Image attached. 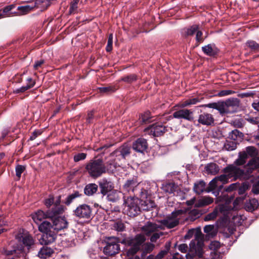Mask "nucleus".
I'll list each match as a JSON object with an SVG mask.
<instances>
[{
    "instance_id": "c03bdc74",
    "label": "nucleus",
    "mask_w": 259,
    "mask_h": 259,
    "mask_svg": "<svg viewBox=\"0 0 259 259\" xmlns=\"http://www.w3.org/2000/svg\"><path fill=\"white\" fill-rule=\"evenodd\" d=\"M246 45L252 51L256 52L259 50V44L254 40H248Z\"/></svg>"
},
{
    "instance_id": "423d86ee",
    "label": "nucleus",
    "mask_w": 259,
    "mask_h": 259,
    "mask_svg": "<svg viewBox=\"0 0 259 259\" xmlns=\"http://www.w3.org/2000/svg\"><path fill=\"white\" fill-rule=\"evenodd\" d=\"M119 239L116 237L109 238L106 245L104 248L105 254L110 256L118 253L120 249Z\"/></svg>"
},
{
    "instance_id": "ddd939ff",
    "label": "nucleus",
    "mask_w": 259,
    "mask_h": 259,
    "mask_svg": "<svg viewBox=\"0 0 259 259\" xmlns=\"http://www.w3.org/2000/svg\"><path fill=\"white\" fill-rule=\"evenodd\" d=\"M231 209V206H228L225 204H220L218 207L215 208L212 212L206 214L205 216L204 220L205 221L213 220L217 218L219 211L223 213L224 215H226L228 214V211Z\"/></svg>"
},
{
    "instance_id": "8fccbe9b",
    "label": "nucleus",
    "mask_w": 259,
    "mask_h": 259,
    "mask_svg": "<svg viewBox=\"0 0 259 259\" xmlns=\"http://www.w3.org/2000/svg\"><path fill=\"white\" fill-rule=\"evenodd\" d=\"M113 228L118 232H122L125 230V227L123 223L118 220L114 223Z\"/></svg>"
},
{
    "instance_id": "72a5a7b5",
    "label": "nucleus",
    "mask_w": 259,
    "mask_h": 259,
    "mask_svg": "<svg viewBox=\"0 0 259 259\" xmlns=\"http://www.w3.org/2000/svg\"><path fill=\"white\" fill-rule=\"evenodd\" d=\"M205 169L208 174L212 175L217 174L220 170L219 166L214 163H210L207 164L205 166Z\"/></svg>"
},
{
    "instance_id": "4d7b16f0",
    "label": "nucleus",
    "mask_w": 259,
    "mask_h": 259,
    "mask_svg": "<svg viewBox=\"0 0 259 259\" xmlns=\"http://www.w3.org/2000/svg\"><path fill=\"white\" fill-rule=\"evenodd\" d=\"M109 157H115L116 161H118V162L119 163L121 161L125 160L122 156L118 153L117 150H115L113 152L111 153L109 156Z\"/></svg>"
},
{
    "instance_id": "2f4dec72",
    "label": "nucleus",
    "mask_w": 259,
    "mask_h": 259,
    "mask_svg": "<svg viewBox=\"0 0 259 259\" xmlns=\"http://www.w3.org/2000/svg\"><path fill=\"white\" fill-rule=\"evenodd\" d=\"M258 206V202L255 198L250 199L247 201L245 204L246 210L249 211H252L256 209Z\"/></svg>"
},
{
    "instance_id": "f8f14e48",
    "label": "nucleus",
    "mask_w": 259,
    "mask_h": 259,
    "mask_svg": "<svg viewBox=\"0 0 259 259\" xmlns=\"http://www.w3.org/2000/svg\"><path fill=\"white\" fill-rule=\"evenodd\" d=\"M210 192L216 197L217 202H225L228 203L231 200L228 195V192L226 191L223 184H221L219 188H217V189H213Z\"/></svg>"
},
{
    "instance_id": "603ef678",
    "label": "nucleus",
    "mask_w": 259,
    "mask_h": 259,
    "mask_svg": "<svg viewBox=\"0 0 259 259\" xmlns=\"http://www.w3.org/2000/svg\"><path fill=\"white\" fill-rule=\"evenodd\" d=\"M152 116L150 111H146L144 114L141 115V121L143 123H147L151 121V118Z\"/></svg>"
},
{
    "instance_id": "cd10ccee",
    "label": "nucleus",
    "mask_w": 259,
    "mask_h": 259,
    "mask_svg": "<svg viewBox=\"0 0 259 259\" xmlns=\"http://www.w3.org/2000/svg\"><path fill=\"white\" fill-rule=\"evenodd\" d=\"M16 8V5L12 4L4 7L2 10V13L4 18L6 17H10L13 15H18V12L13 11Z\"/></svg>"
},
{
    "instance_id": "412c9836",
    "label": "nucleus",
    "mask_w": 259,
    "mask_h": 259,
    "mask_svg": "<svg viewBox=\"0 0 259 259\" xmlns=\"http://www.w3.org/2000/svg\"><path fill=\"white\" fill-rule=\"evenodd\" d=\"M148 144L146 139L138 138L133 144V148L138 152L143 153L147 148Z\"/></svg>"
},
{
    "instance_id": "c9c22d12",
    "label": "nucleus",
    "mask_w": 259,
    "mask_h": 259,
    "mask_svg": "<svg viewBox=\"0 0 259 259\" xmlns=\"http://www.w3.org/2000/svg\"><path fill=\"white\" fill-rule=\"evenodd\" d=\"M82 194L78 191H74V192L65 198L63 203L66 205H69L76 198L80 197Z\"/></svg>"
},
{
    "instance_id": "7c9ffc66",
    "label": "nucleus",
    "mask_w": 259,
    "mask_h": 259,
    "mask_svg": "<svg viewBox=\"0 0 259 259\" xmlns=\"http://www.w3.org/2000/svg\"><path fill=\"white\" fill-rule=\"evenodd\" d=\"M213 201V198L209 196L202 197L195 203V206L200 207L206 206L212 203Z\"/></svg>"
},
{
    "instance_id": "ea45409f",
    "label": "nucleus",
    "mask_w": 259,
    "mask_h": 259,
    "mask_svg": "<svg viewBox=\"0 0 259 259\" xmlns=\"http://www.w3.org/2000/svg\"><path fill=\"white\" fill-rule=\"evenodd\" d=\"M109 193L107 196V198L109 201L114 202L119 199V194L120 192L113 190Z\"/></svg>"
},
{
    "instance_id": "49530a36",
    "label": "nucleus",
    "mask_w": 259,
    "mask_h": 259,
    "mask_svg": "<svg viewBox=\"0 0 259 259\" xmlns=\"http://www.w3.org/2000/svg\"><path fill=\"white\" fill-rule=\"evenodd\" d=\"M198 29V25H193L190 27L185 29V33L186 36H192L197 31Z\"/></svg>"
},
{
    "instance_id": "f704fd0d",
    "label": "nucleus",
    "mask_w": 259,
    "mask_h": 259,
    "mask_svg": "<svg viewBox=\"0 0 259 259\" xmlns=\"http://www.w3.org/2000/svg\"><path fill=\"white\" fill-rule=\"evenodd\" d=\"M206 189L205 183L203 181H199L194 184L193 190L197 194H200L204 191L207 192Z\"/></svg>"
},
{
    "instance_id": "c85d7f7f",
    "label": "nucleus",
    "mask_w": 259,
    "mask_h": 259,
    "mask_svg": "<svg viewBox=\"0 0 259 259\" xmlns=\"http://www.w3.org/2000/svg\"><path fill=\"white\" fill-rule=\"evenodd\" d=\"M26 85L23 86L19 89H17L14 91V93L16 94L23 93L26 91L33 88L35 84V81L31 77H29L27 79Z\"/></svg>"
},
{
    "instance_id": "6ab92c4d",
    "label": "nucleus",
    "mask_w": 259,
    "mask_h": 259,
    "mask_svg": "<svg viewBox=\"0 0 259 259\" xmlns=\"http://www.w3.org/2000/svg\"><path fill=\"white\" fill-rule=\"evenodd\" d=\"M158 229H162V228L161 226L155 223L148 222L141 228V230L145 235L149 236L152 233L157 231Z\"/></svg>"
},
{
    "instance_id": "052dcab7",
    "label": "nucleus",
    "mask_w": 259,
    "mask_h": 259,
    "mask_svg": "<svg viewBox=\"0 0 259 259\" xmlns=\"http://www.w3.org/2000/svg\"><path fill=\"white\" fill-rule=\"evenodd\" d=\"M113 44V34H110L108 39L107 45L106 46V50L107 52H110L112 50Z\"/></svg>"
},
{
    "instance_id": "864d4df0",
    "label": "nucleus",
    "mask_w": 259,
    "mask_h": 259,
    "mask_svg": "<svg viewBox=\"0 0 259 259\" xmlns=\"http://www.w3.org/2000/svg\"><path fill=\"white\" fill-rule=\"evenodd\" d=\"M80 0H73L70 3L69 13L70 14H74L76 12L78 8V4Z\"/></svg>"
},
{
    "instance_id": "e433bc0d",
    "label": "nucleus",
    "mask_w": 259,
    "mask_h": 259,
    "mask_svg": "<svg viewBox=\"0 0 259 259\" xmlns=\"http://www.w3.org/2000/svg\"><path fill=\"white\" fill-rule=\"evenodd\" d=\"M119 154L121 155L125 159L127 156L131 153V148L127 145H123L116 149Z\"/></svg>"
},
{
    "instance_id": "3c124183",
    "label": "nucleus",
    "mask_w": 259,
    "mask_h": 259,
    "mask_svg": "<svg viewBox=\"0 0 259 259\" xmlns=\"http://www.w3.org/2000/svg\"><path fill=\"white\" fill-rule=\"evenodd\" d=\"M137 80V76L135 74H131L127 76H125L121 78V80L126 83H132Z\"/></svg>"
},
{
    "instance_id": "09e8293b",
    "label": "nucleus",
    "mask_w": 259,
    "mask_h": 259,
    "mask_svg": "<svg viewBox=\"0 0 259 259\" xmlns=\"http://www.w3.org/2000/svg\"><path fill=\"white\" fill-rule=\"evenodd\" d=\"M199 101H200L198 98L189 99H187V100L184 101L182 103L181 106L182 107H185L189 106L191 105L196 104L197 103H198Z\"/></svg>"
},
{
    "instance_id": "4468645a",
    "label": "nucleus",
    "mask_w": 259,
    "mask_h": 259,
    "mask_svg": "<svg viewBox=\"0 0 259 259\" xmlns=\"http://www.w3.org/2000/svg\"><path fill=\"white\" fill-rule=\"evenodd\" d=\"M166 131L165 126L161 123H157L152 124L145 129V132L154 137H159L163 135Z\"/></svg>"
},
{
    "instance_id": "a18cd8bd",
    "label": "nucleus",
    "mask_w": 259,
    "mask_h": 259,
    "mask_svg": "<svg viewBox=\"0 0 259 259\" xmlns=\"http://www.w3.org/2000/svg\"><path fill=\"white\" fill-rule=\"evenodd\" d=\"M155 246L151 243H145L142 247L141 250H143V253L147 254L151 252L154 249Z\"/></svg>"
},
{
    "instance_id": "7ed1b4c3",
    "label": "nucleus",
    "mask_w": 259,
    "mask_h": 259,
    "mask_svg": "<svg viewBox=\"0 0 259 259\" xmlns=\"http://www.w3.org/2000/svg\"><path fill=\"white\" fill-rule=\"evenodd\" d=\"M223 173L228 174L230 179L236 181L237 179H248L251 174V168H241L234 164H229L223 169Z\"/></svg>"
},
{
    "instance_id": "774afa93",
    "label": "nucleus",
    "mask_w": 259,
    "mask_h": 259,
    "mask_svg": "<svg viewBox=\"0 0 259 259\" xmlns=\"http://www.w3.org/2000/svg\"><path fill=\"white\" fill-rule=\"evenodd\" d=\"M55 201L53 197H51L45 200V204L47 207H50L54 204Z\"/></svg>"
},
{
    "instance_id": "f03ea898",
    "label": "nucleus",
    "mask_w": 259,
    "mask_h": 259,
    "mask_svg": "<svg viewBox=\"0 0 259 259\" xmlns=\"http://www.w3.org/2000/svg\"><path fill=\"white\" fill-rule=\"evenodd\" d=\"M85 168L89 175L94 179L98 178L108 172V168L102 158L90 160L86 164Z\"/></svg>"
},
{
    "instance_id": "de8ad7c7",
    "label": "nucleus",
    "mask_w": 259,
    "mask_h": 259,
    "mask_svg": "<svg viewBox=\"0 0 259 259\" xmlns=\"http://www.w3.org/2000/svg\"><path fill=\"white\" fill-rule=\"evenodd\" d=\"M99 92L101 93H105V94H110L115 92L116 90V88L114 86H108L105 87H100L99 88Z\"/></svg>"
},
{
    "instance_id": "aec40b11",
    "label": "nucleus",
    "mask_w": 259,
    "mask_h": 259,
    "mask_svg": "<svg viewBox=\"0 0 259 259\" xmlns=\"http://www.w3.org/2000/svg\"><path fill=\"white\" fill-rule=\"evenodd\" d=\"M56 239V233L54 231H50L42 234L39 239V242L41 245H47L53 243Z\"/></svg>"
},
{
    "instance_id": "c756f323",
    "label": "nucleus",
    "mask_w": 259,
    "mask_h": 259,
    "mask_svg": "<svg viewBox=\"0 0 259 259\" xmlns=\"http://www.w3.org/2000/svg\"><path fill=\"white\" fill-rule=\"evenodd\" d=\"M98 185L95 183L87 185L84 188V193L87 196H92L98 191Z\"/></svg>"
},
{
    "instance_id": "680f3d73",
    "label": "nucleus",
    "mask_w": 259,
    "mask_h": 259,
    "mask_svg": "<svg viewBox=\"0 0 259 259\" xmlns=\"http://www.w3.org/2000/svg\"><path fill=\"white\" fill-rule=\"evenodd\" d=\"M87 154L84 153H79L75 155L73 157L75 162H78L80 160H84L86 158Z\"/></svg>"
},
{
    "instance_id": "1a4fd4ad",
    "label": "nucleus",
    "mask_w": 259,
    "mask_h": 259,
    "mask_svg": "<svg viewBox=\"0 0 259 259\" xmlns=\"http://www.w3.org/2000/svg\"><path fill=\"white\" fill-rule=\"evenodd\" d=\"M230 179L228 174L224 173L219 176L215 177L209 183L208 186L207 187V192H210L213 189L219 188L221 184L224 185L229 182Z\"/></svg>"
},
{
    "instance_id": "13d9d810",
    "label": "nucleus",
    "mask_w": 259,
    "mask_h": 259,
    "mask_svg": "<svg viewBox=\"0 0 259 259\" xmlns=\"http://www.w3.org/2000/svg\"><path fill=\"white\" fill-rule=\"evenodd\" d=\"M12 245L13 246V242H11V244L9 245V246L5 250V254L7 255H12L15 254L18 250V246L14 247L13 249H11L10 248V245Z\"/></svg>"
},
{
    "instance_id": "f257e3e1",
    "label": "nucleus",
    "mask_w": 259,
    "mask_h": 259,
    "mask_svg": "<svg viewBox=\"0 0 259 259\" xmlns=\"http://www.w3.org/2000/svg\"><path fill=\"white\" fill-rule=\"evenodd\" d=\"M146 238L144 234L140 233L135 236H130L123 239L120 242L128 247L127 254L134 255L141 250Z\"/></svg>"
},
{
    "instance_id": "6e6552de",
    "label": "nucleus",
    "mask_w": 259,
    "mask_h": 259,
    "mask_svg": "<svg viewBox=\"0 0 259 259\" xmlns=\"http://www.w3.org/2000/svg\"><path fill=\"white\" fill-rule=\"evenodd\" d=\"M15 238L19 242L29 248L34 244V240L28 231L24 229H20L15 236Z\"/></svg>"
},
{
    "instance_id": "9d476101",
    "label": "nucleus",
    "mask_w": 259,
    "mask_h": 259,
    "mask_svg": "<svg viewBox=\"0 0 259 259\" xmlns=\"http://www.w3.org/2000/svg\"><path fill=\"white\" fill-rule=\"evenodd\" d=\"M74 215L79 219H90L92 215L91 206L86 204H80L73 211Z\"/></svg>"
},
{
    "instance_id": "dca6fc26",
    "label": "nucleus",
    "mask_w": 259,
    "mask_h": 259,
    "mask_svg": "<svg viewBox=\"0 0 259 259\" xmlns=\"http://www.w3.org/2000/svg\"><path fill=\"white\" fill-rule=\"evenodd\" d=\"M197 121L201 125L210 126L214 124V119L211 114L206 112H201L198 116Z\"/></svg>"
},
{
    "instance_id": "a211bd4d",
    "label": "nucleus",
    "mask_w": 259,
    "mask_h": 259,
    "mask_svg": "<svg viewBox=\"0 0 259 259\" xmlns=\"http://www.w3.org/2000/svg\"><path fill=\"white\" fill-rule=\"evenodd\" d=\"M200 107H208L210 108L215 109L219 111L221 114L225 113H229L230 112L227 108V106L225 102L211 103L207 104H204L200 106Z\"/></svg>"
},
{
    "instance_id": "f3484780",
    "label": "nucleus",
    "mask_w": 259,
    "mask_h": 259,
    "mask_svg": "<svg viewBox=\"0 0 259 259\" xmlns=\"http://www.w3.org/2000/svg\"><path fill=\"white\" fill-rule=\"evenodd\" d=\"M172 116L177 119H184L188 121H192L194 119L193 113L189 109H183L175 111Z\"/></svg>"
},
{
    "instance_id": "a19ab883",
    "label": "nucleus",
    "mask_w": 259,
    "mask_h": 259,
    "mask_svg": "<svg viewBox=\"0 0 259 259\" xmlns=\"http://www.w3.org/2000/svg\"><path fill=\"white\" fill-rule=\"evenodd\" d=\"M247 158V155L245 152L240 153L238 158L235 161V164L237 166L244 165L246 163Z\"/></svg>"
},
{
    "instance_id": "bf43d9fd",
    "label": "nucleus",
    "mask_w": 259,
    "mask_h": 259,
    "mask_svg": "<svg viewBox=\"0 0 259 259\" xmlns=\"http://www.w3.org/2000/svg\"><path fill=\"white\" fill-rule=\"evenodd\" d=\"M152 235H151L150 240L151 242H156V241L161 236H162L164 235V233L162 232H155L153 233H152Z\"/></svg>"
},
{
    "instance_id": "4be33fe9",
    "label": "nucleus",
    "mask_w": 259,
    "mask_h": 259,
    "mask_svg": "<svg viewBox=\"0 0 259 259\" xmlns=\"http://www.w3.org/2000/svg\"><path fill=\"white\" fill-rule=\"evenodd\" d=\"M53 220V230L57 231L67 228L68 222L65 218L58 217Z\"/></svg>"
},
{
    "instance_id": "58836bf2",
    "label": "nucleus",
    "mask_w": 259,
    "mask_h": 259,
    "mask_svg": "<svg viewBox=\"0 0 259 259\" xmlns=\"http://www.w3.org/2000/svg\"><path fill=\"white\" fill-rule=\"evenodd\" d=\"M259 161V158L257 157H253L251 159H250L248 162L247 163V165L244 167V168H251V173L252 172V170L256 168L258 165V162Z\"/></svg>"
},
{
    "instance_id": "2eb2a0df",
    "label": "nucleus",
    "mask_w": 259,
    "mask_h": 259,
    "mask_svg": "<svg viewBox=\"0 0 259 259\" xmlns=\"http://www.w3.org/2000/svg\"><path fill=\"white\" fill-rule=\"evenodd\" d=\"M99 186L100 192L103 195L107 194L114 188L113 183L106 178L102 179L99 182Z\"/></svg>"
},
{
    "instance_id": "5701e85b",
    "label": "nucleus",
    "mask_w": 259,
    "mask_h": 259,
    "mask_svg": "<svg viewBox=\"0 0 259 259\" xmlns=\"http://www.w3.org/2000/svg\"><path fill=\"white\" fill-rule=\"evenodd\" d=\"M229 113L235 112L240 106V100L237 98H231L225 101Z\"/></svg>"
},
{
    "instance_id": "0e129e2a",
    "label": "nucleus",
    "mask_w": 259,
    "mask_h": 259,
    "mask_svg": "<svg viewBox=\"0 0 259 259\" xmlns=\"http://www.w3.org/2000/svg\"><path fill=\"white\" fill-rule=\"evenodd\" d=\"M195 254L198 258V259H203V251L201 247L199 246L197 248L195 251Z\"/></svg>"
},
{
    "instance_id": "9b49d317",
    "label": "nucleus",
    "mask_w": 259,
    "mask_h": 259,
    "mask_svg": "<svg viewBox=\"0 0 259 259\" xmlns=\"http://www.w3.org/2000/svg\"><path fill=\"white\" fill-rule=\"evenodd\" d=\"M60 203L61 196H59L55 201V202L52 208L47 210L48 215L50 219L53 220L58 217H60L59 215L64 212L65 207L61 205Z\"/></svg>"
},
{
    "instance_id": "e2e57ef3",
    "label": "nucleus",
    "mask_w": 259,
    "mask_h": 259,
    "mask_svg": "<svg viewBox=\"0 0 259 259\" xmlns=\"http://www.w3.org/2000/svg\"><path fill=\"white\" fill-rule=\"evenodd\" d=\"M238 185H239L238 183H233L228 187H225L224 188L226 189V191H228V192H231L234 190H236L238 187Z\"/></svg>"
},
{
    "instance_id": "5fc2aeb1",
    "label": "nucleus",
    "mask_w": 259,
    "mask_h": 259,
    "mask_svg": "<svg viewBox=\"0 0 259 259\" xmlns=\"http://www.w3.org/2000/svg\"><path fill=\"white\" fill-rule=\"evenodd\" d=\"M25 169L26 166L24 165L18 164L16 166V175L18 180H20L21 177V174L25 170Z\"/></svg>"
},
{
    "instance_id": "39448f33",
    "label": "nucleus",
    "mask_w": 259,
    "mask_h": 259,
    "mask_svg": "<svg viewBox=\"0 0 259 259\" xmlns=\"http://www.w3.org/2000/svg\"><path fill=\"white\" fill-rule=\"evenodd\" d=\"M139 184L140 183L136 177L127 179L122 186V189L124 194H128L131 196L137 195L140 192L138 191Z\"/></svg>"
},
{
    "instance_id": "6e6d98bb",
    "label": "nucleus",
    "mask_w": 259,
    "mask_h": 259,
    "mask_svg": "<svg viewBox=\"0 0 259 259\" xmlns=\"http://www.w3.org/2000/svg\"><path fill=\"white\" fill-rule=\"evenodd\" d=\"M246 153L247 155H249L251 157H256L258 154V152L256 149L252 146L247 147L246 149Z\"/></svg>"
},
{
    "instance_id": "69168bd1",
    "label": "nucleus",
    "mask_w": 259,
    "mask_h": 259,
    "mask_svg": "<svg viewBox=\"0 0 259 259\" xmlns=\"http://www.w3.org/2000/svg\"><path fill=\"white\" fill-rule=\"evenodd\" d=\"M214 228V225H206L204 227V232L205 233L208 234L209 235L212 234Z\"/></svg>"
},
{
    "instance_id": "79ce46f5",
    "label": "nucleus",
    "mask_w": 259,
    "mask_h": 259,
    "mask_svg": "<svg viewBox=\"0 0 259 259\" xmlns=\"http://www.w3.org/2000/svg\"><path fill=\"white\" fill-rule=\"evenodd\" d=\"M110 159L108 160L105 164L106 167L108 168V171L112 167L116 168L117 166H119L120 164L118 161H116L115 157L112 158L109 157Z\"/></svg>"
},
{
    "instance_id": "a878e982",
    "label": "nucleus",
    "mask_w": 259,
    "mask_h": 259,
    "mask_svg": "<svg viewBox=\"0 0 259 259\" xmlns=\"http://www.w3.org/2000/svg\"><path fill=\"white\" fill-rule=\"evenodd\" d=\"M32 218L36 224H39L44 219L50 218L48 215V211L44 212L41 210H38L32 215Z\"/></svg>"
},
{
    "instance_id": "0eeeda50",
    "label": "nucleus",
    "mask_w": 259,
    "mask_h": 259,
    "mask_svg": "<svg viewBox=\"0 0 259 259\" xmlns=\"http://www.w3.org/2000/svg\"><path fill=\"white\" fill-rule=\"evenodd\" d=\"M183 213L181 209L172 212L165 219L160 221V223L168 229H172L179 224L180 218L178 217Z\"/></svg>"
},
{
    "instance_id": "20e7f679",
    "label": "nucleus",
    "mask_w": 259,
    "mask_h": 259,
    "mask_svg": "<svg viewBox=\"0 0 259 259\" xmlns=\"http://www.w3.org/2000/svg\"><path fill=\"white\" fill-rule=\"evenodd\" d=\"M142 201L137 197L130 196L124 201L125 208L124 210L127 214L134 217L137 215L141 209L148 210V207L145 205L143 206V203L141 204V206H139Z\"/></svg>"
},
{
    "instance_id": "4c0bfd02",
    "label": "nucleus",
    "mask_w": 259,
    "mask_h": 259,
    "mask_svg": "<svg viewBox=\"0 0 259 259\" xmlns=\"http://www.w3.org/2000/svg\"><path fill=\"white\" fill-rule=\"evenodd\" d=\"M243 133L238 130H234L229 134V138L233 140L234 142L243 139Z\"/></svg>"
},
{
    "instance_id": "473e14b6",
    "label": "nucleus",
    "mask_w": 259,
    "mask_h": 259,
    "mask_svg": "<svg viewBox=\"0 0 259 259\" xmlns=\"http://www.w3.org/2000/svg\"><path fill=\"white\" fill-rule=\"evenodd\" d=\"M53 226L52 223L48 221H44L38 226V230L43 233L50 232L53 231Z\"/></svg>"
},
{
    "instance_id": "338daca9",
    "label": "nucleus",
    "mask_w": 259,
    "mask_h": 259,
    "mask_svg": "<svg viewBox=\"0 0 259 259\" xmlns=\"http://www.w3.org/2000/svg\"><path fill=\"white\" fill-rule=\"evenodd\" d=\"M196 40L197 43L199 44L203 41V38L202 37V32L201 31L198 30V29L197 31H196Z\"/></svg>"
},
{
    "instance_id": "bb28decb",
    "label": "nucleus",
    "mask_w": 259,
    "mask_h": 259,
    "mask_svg": "<svg viewBox=\"0 0 259 259\" xmlns=\"http://www.w3.org/2000/svg\"><path fill=\"white\" fill-rule=\"evenodd\" d=\"M54 253V250L51 247L44 246L38 253V256L41 258H47L51 256Z\"/></svg>"
},
{
    "instance_id": "b1692460",
    "label": "nucleus",
    "mask_w": 259,
    "mask_h": 259,
    "mask_svg": "<svg viewBox=\"0 0 259 259\" xmlns=\"http://www.w3.org/2000/svg\"><path fill=\"white\" fill-rule=\"evenodd\" d=\"M203 52L209 56H214L219 53V49L214 44H208L202 47Z\"/></svg>"
},
{
    "instance_id": "393cba45",
    "label": "nucleus",
    "mask_w": 259,
    "mask_h": 259,
    "mask_svg": "<svg viewBox=\"0 0 259 259\" xmlns=\"http://www.w3.org/2000/svg\"><path fill=\"white\" fill-rule=\"evenodd\" d=\"M178 188V185H177L173 182H168L164 183L162 184L161 189L162 190L168 194H171L174 193L177 190Z\"/></svg>"
},
{
    "instance_id": "37998d69",
    "label": "nucleus",
    "mask_w": 259,
    "mask_h": 259,
    "mask_svg": "<svg viewBox=\"0 0 259 259\" xmlns=\"http://www.w3.org/2000/svg\"><path fill=\"white\" fill-rule=\"evenodd\" d=\"M237 147L236 142L234 141H226L224 145V149L227 151H233Z\"/></svg>"
}]
</instances>
